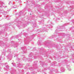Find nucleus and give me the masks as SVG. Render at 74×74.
Here are the masks:
<instances>
[{
  "label": "nucleus",
  "mask_w": 74,
  "mask_h": 74,
  "mask_svg": "<svg viewBox=\"0 0 74 74\" xmlns=\"http://www.w3.org/2000/svg\"><path fill=\"white\" fill-rule=\"evenodd\" d=\"M29 58H33V57H34L35 59H36L38 57V55H37V53H35L33 55V54L32 53H30V54L29 55Z\"/></svg>",
  "instance_id": "nucleus-1"
},
{
  "label": "nucleus",
  "mask_w": 74,
  "mask_h": 74,
  "mask_svg": "<svg viewBox=\"0 0 74 74\" xmlns=\"http://www.w3.org/2000/svg\"><path fill=\"white\" fill-rule=\"evenodd\" d=\"M64 62H65V65L66 66V67L68 69V71H71V69L70 68V65L68 64L67 63V61H64Z\"/></svg>",
  "instance_id": "nucleus-2"
},
{
  "label": "nucleus",
  "mask_w": 74,
  "mask_h": 74,
  "mask_svg": "<svg viewBox=\"0 0 74 74\" xmlns=\"http://www.w3.org/2000/svg\"><path fill=\"white\" fill-rule=\"evenodd\" d=\"M22 58H23V60H26L27 61H31V60H32V58H27L26 59V57H25V56H22Z\"/></svg>",
  "instance_id": "nucleus-3"
},
{
  "label": "nucleus",
  "mask_w": 74,
  "mask_h": 74,
  "mask_svg": "<svg viewBox=\"0 0 74 74\" xmlns=\"http://www.w3.org/2000/svg\"><path fill=\"white\" fill-rule=\"evenodd\" d=\"M14 43H15V42L14 41H12L11 42V44L12 45L11 46V47H14V48H15V47H18V45L16 44L14 45Z\"/></svg>",
  "instance_id": "nucleus-4"
},
{
  "label": "nucleus",
  "mask_w": 74,
  "mask_h": 74,
  "mask_svg": "<svg viewBox=\"0 0 74 74\" xmlns=\"http://www.w3.org/2000/svg\"><path fill=\"white\" fill-rule=\"evenodd\" d=\"M8 58V60H11V59H12V54H10L9 53V55L7 56Z\"/></svg>",
  "instance_id": "nucleus-5"
},
{
  "label": "nucleus",
  "mask_w": 74,
  "mask_h": 74,
  "mask_svg": "<svg viewBox=\"0 0 74 74\" xmlns=\"http://www.w3.org/2000/svg\"><path fill=\"white\" fill-rule=\"evenodd\" d=\"M21 48L22 50H23L22 53H26V49L25 47H21Z\"/></svg>",
  "instance_id": "nucleus-6"
},
{
  "label": "nucleus",
  "mask_w": 74,
  "mask_h": 74,
  "mask_svg": "<svg viewBox=\"0 0 74 74\" xmlns=\"http://www.w3.org/2000/svg\"><path fill=\"white\" fill-rule=\"evenodd\" d=\"M66 70L63 67H61V72H64Z\"/></svg>",
  "instance_id": "nucleus-7"
},
{
  "label": "nucleus",
  "mask_w": 74,
  "mask_h": 74,
  "mask_svg": "<svg viewBox=\"0 0 74 74\" xmlns=\"http://www.w3.org/2000/svg\"><path fill=\"white\" fill-rule=\"evenodd\" d=\"M5 66H6V69H5V68H4V69L5 70H7V69H9V66L8 65H7V63H5Z\"/></svg>",
  "instance_id": "nucleus-8"
},
{
  "label": "nucleus",
  "mask_w": 74,
  "mask_h": 74,
  "mask_svg": "<svg viewBox=\"0 0 74 74\" xmlns=\"http://www.w3.org/2000/svg\"><path fill=\"white\" fill-rule=\"evenodd\" d=\"M37 61H35L33 64V66H35L36 67H37Z\"/></svg>",
  "instance_id": "nucleus-9"
},
{
  "label": "nucleus",
  "mask_w": 74,
  "mask_h": 74,
  "mask_svg": "<svg viewBox=\"0 0 74 74\" xmlns=\"http://www.w3.org/2000/svg\"><path fill=\"white\" fill-rule=\"evenodd\" d=\"M17 64L18 65V67H19L20 68H21L22 66V64H21L20 63L18 64Z\"/></svg>",
  "instance_id": "nucleus-10"
},
{
  "label": "nucleus",
  "mask_w": 74,
  "mask_h": 74,
  "mask_svg": "<svg viewBox=\"0 0 74 74\" xmlns=\"http://www.w3.org/2000/svg\"><path fill=\"white\" fill-rule=\"evenodd\" d=\"M40 64L41 65V66H42V67H43L44 65V62H42V63H40Z\"/></svg>",
  "instance_id": "nucleus-11"
},
{
  "label": "nucleus",
  "mask_w": 74,
  "mask_h": 74,
  "mask_svg": "<svg viewBox=\"0 0 74 74\" xmlns=\"http://www.w3.org/2000/svg\"><path fill=\"white\" fill-rule=\"evenodd\" d=\"M56 73H60V72H59V70H58V69H56L55 71Z\"/></svg>",
  "instance_id": "nucleus-12"
},
{
  "label": "nucleus",
  "mask_w": 74,
  "mask_h": 74,
  "mask_svg": "<svg viewBox=\"0 0 74 74\" xmlns=\"http://www.w3.org/2000/svg\"><path fill=\"white\" fill-rule=\"evenodd\" d=\"M12 64H13V66H16V64H15V63H13L12 62Z\"/></svg>",
  "instance_id": "nucleus-13"
},
{
  "label": "nucleus",
  "mask_w": 74,
  "mask_h": 74,
  "mask_svg": "<svg viewBox=\"0 0 74 74\" xmlns=\"http://www.w3.org/2000/svg\"><path fill=\"white\" fill-rule=\"evenodd\" d=\"M41 40H39L38 41V44H40V42H41Z\"/></svg>",
  "instance_id": "nucleus-14"
},
{
  "label": "nucleus",
  "mask_w": 74,
  "mask_h": 74,
  "mask_svg": "<svg viewBox=\"0 0 74 74\" xmlns=\"http://www.w3.org/2000/svg\"><path fill=\"white\" fill-rule=\"evenodd\" d=\"M8 52H9V53H11V50L10 49H8L7 51Z\"/></svg>",
  "instance_id": "nucleus-15"
},
{
  "label": "nucleus",
  "mask_w": 74,
  "mask_h": 74,
  "mask_svg": "<svg viewBox=\"0 0 74 74\" xmlns=\"http://www.w3.org/2000/svg\"><path fill=\"white\" fill-rule=\"evenodd\" d=\"M16 60H17V61L18 60L19 61V60H20V59H19V58H16Z\"/></svg>",
  "instance_id": "nucleus-16"
},
{
  "label": "nucleus",
  "mask_w": 74,
  "mask_h": 74,
  "mask_svg": "<svg viewBox=\"0 0 74 74\" xmlns=\"http://www.w3.org/2000/svg\"><path fill=\"white\" fill-rule=\"evenodd\" d=\"M3 41H0V44H3Z\"/></svg>",
  "instance_id": "nucleus-17"
},
{
  "label": "nucleus",
  "mask_w": 74,
  "mask_h": 74,
  "mask_svg": "<svg viewBox=\"0 0 74 74\" xmlns=\"http://www.w3.org/2000/svg\"><path fill=\"white\" fill-rule=\"evenodd\" d=\"M71 45V44H69V45H68V47H70Z\"/></svg>",
  "instance_id": "nucleus-18"
},
{
  "label": "nucleus",
  "mask_w": 74,
  "mask_h": 74,
  "mask_svg": "<svg viewBox=\"0 0 74 74\" xmlns=\"http://www.w3.org/2000/svg\"><path fill=\"white\" fill-rule=\"evenodd\" d=\"M14 56H18V54H14Z\"/></svg>",
  "instance_id": "nucleus-19"
},
{
  "label": "nucleus",
  "mask_w": 74,
  "mask_h": 74,
  "mask_svg": "<svg viewBox=\"0 0 74 74\" xmlns=\"http://www.w3.org/2000/svg\"><path fill=\"white\" fill-rule=\"evenodd\" d=\"M72 56H73L74 57V54L72 55Z\"/></svg>",
  "instance_id": "nucleus-20"
},
{
  "label": "nucleus",
  "mask_w": 74,
  "mask_h": 74,
  "mask_svg": "<svg viewBox=\"0 0 74 74\" xmlns=\"http://www.w3.org/2000/svg\"><path fill=\"white\" fill-rule=\"evenodd\" d=\"M44 70H47V69L46 68H45L44 69Z\"/></svg>",
  "instance_id": "nucleus-21"
},
{
  "label": "nucleus",
  "mask_w": 74,
  "mask_h": 74,
  "mask_svg": "<svg viewBox=\"0 0 74 74\" xmlns=\"http://www.w3.org/2000/svg\"><path fill=\"white\" fill-rule=\"evenodd\" d=\"M27 74H30V73H29V72H27Z\"/></svg>",
  "instance_id": "nucleus-22"
},
{
  "label": "nucleus",
  "mask_w": 74,
  "mask_h": 74,
  "mask_svg": "<svg viewBox=\"0 0 74 74\" xmlns=\"http://www.w3.org/2000/svg\"><path fill=\"white\" fill-rule=\"evenodd\" d=\"M12 74H15V73H14V72H13V73H11Z\"/></svg>",
  "instance_id": "nucleus-23"
},
{
  "label": "nucleus",
  "mask_w": 74,
  "mask_h": 74,
  "mask_svg": "<svg viewBox=\"0 0 74 74\" xmlns=\"http://www.w3.org/2000/svg\"><path fill=\"white\" fill-rule=\"evenodd\" d=\"M54 62H54V63H53V64H52V66H53V65H54L55 64V63H54Z\"/></svg>",
  "instance_id": "nucleus-24"
},
{
  "label": "nucleus",
  "mask_w": 74,
  "mask_h": 74,
  "mask_svg": "<svg viewBox=\"0 0 74 74\" xmlns=\"http://www.w3.org/2000/svg\"><path fill=\"white\" fill-rule=\"evenodd\" d=\"M26 66H29V65L28 64H27Z\"/></svg>",
  "instance_id": "nucleus-25"
},
{
  "label": "nucleus",
  "mask_w": 74,
  "mask_h": 74,
  "mask_svg": "<svg viewBox=\"0 0 74 74\" xmlns=\"http://www.w3.org/2000/svg\"><path fill=\"white\" fill-rule=\"evenodd\" d=\"M27 69V68L26 67H25V69Z\"/></svg>",
  "instance_id": "nucleus-26"
},
{
  "label": "nucleus",
  "mask_w": 74,
  "mask_h": 74,
  "mask_svg": "<svg viewBox=\"0 0 74 74\" xmlns=\"http://www.w3.org/2000/svg\"><path fill=\"white\" fill-rule=\"evenodd\" d=\"M1 60V57L0 56V60Z\"/></svg>",
  "instance_id": "nucleus-27"
},
{
  "label": "nucleus",
  "mask_w": 74,
  "mask_h": 74,
  "mask_svg": "<svg viewBox=\"0 0 74 74\" xmlns=\"http://www.w3.org/2000/svg\"><path fill=\"white\" fill-rule=\"evenodd\" d=\"M14 72H16V70H14Z\"/></svg>",
  "instance_id": "nucleus-28"
},
{
  "label": "nucleus",
  "mask_w": 74,
  "mask_h": 74,
  "mask_svg": "<svg viewBox=\"0 0 74 74\" xmlns=\"http://www.w3.org/2000/svg\"><path fill=\"white\" fill-rule=\"evenodd\" d=\"M51 71H50L49 72V73L50 74V73H51Z\"/></svg>",
  "instance_id": "nucleus-29"
},
{
  "label": "nucleus",
  "mask_w": 74,
  "mask_h": 74,
  "mask_svg": "<svg viewBox=\"0 0 74 74\" xmlns=\"http://www.w3.org/2000/svg\"><path fill=\"white\" fill-rule=\"evenodd\" d=\"M71 48L72 49L73 48V47H71Z\"/></svg>",
  "instance_id": "nucleus-30"
},
{
  "label": "nucleus",
  "mask_w": 74,
  "mask_h": 74,
  "mask_svg": "<svg viewBox=\"0 0 74 74\" xmlns=\"http://www.w3.org/2000/svg\"><path fill=\"white\" fill-rule=\"evenodd\" d=\"M41 61H40V63H41Z\"/></svg>",
  "instance_id": "nucleus-31"
},
{
  "label": "nucleus",
  "mask_w": 74,
  "mask_h": 74,
  "mask_svg": "<svg viewBox=\"0 0 74 74\" xmlns=\"http://www.w3.org/2000/svg\"><path fill=\"white\" fill-rule=\"evenodd\" d=\"M22 71H24L23 70H22Z\"/></svg>",
  "instance_id": "nucleus-32"
},
{
  "label": "nucleus",
  "mask_w": 74,
  "mask_h": 74,
  "mask_svg": "<svg viewBox=\"0 0 74 74\" xmlns=\"http://www.w3.org/2000/svg\"><path fill=\"white\" fill-rule=\"evenodd\" d=\"M6 46L7 47V45H6Z\"/></svg>",
  "instance_id": "nucleus-33"
},
{
  "label": "nucleus",
  "mask_w": 74,
  "mask_h": 74,
  "mask_svg": "<svg viewBox=\"0 0 74 74\" xmlns=\"http://www.w3.org/2000/svg\"><path fill=\"white\" fill-rule=\"evenodd\" d=\"M60 66H61V65H60Z\"/></svg>",
  "instance_id": "nucleus-34"
},
{
  "label": "nucleus",
  "mask_w": 74,
  "mask_h": 74,
  "mask_svg": "<svg viewBox=\"0 0 74 74\" xmlns=\"http://www.w3.org/2000/svg\"><path fill=\"white\" fill-rule=\"evenodd\" d=\"M45 45H46V44H45Z\"/></svg>",
  "instance_id": "nucleus-35"
},
{
  "label": "nucleus",
  "mask_w": 74,
  "mask_h": 74,
  "mask_svg": "<svg viewBox=\"0 0 74 74\" xmlns=\"http://www.w3.org/2000/svg\"><path fill=\"white\" fill-rule=\"evenodd\" d=\"M15 56H14V57L15 58Z\"/></svg>",
  "instance_id": "nucleus-36"
},
{
  "label": "nucleus",
  "mask_w": 74,
  "mask_h": 74,
  "mask_svg": "<svg viewBox=\"0 0 74 74\" xmlns=\"http://www.w3.org/2000/svg\"><path fill=\"white\" fill-rule=\"evenodd\" d=\"M31 14H30V15H31Z\"/></svg>",
  "instance_id": "nucleus-37"
},
{
  "label": "nucleus",
  "mask_w": 74,
  "mask_h": 74,
  "mask_svg": "<svg viewBox=\"0 0 74 74\" xmlns=\"http://www.w3.org/2000/svg\"><path fill=\"white\" fill-rule=\"evenodd\" d=\"M17 63H18V62H17Z\"/></svg>",
  "instance_id": "nucleus-38"
},
{
  "label": "nucleus",
  "mask_w": 74,
  "mask_h": 74,
  "mask_svg": "<svg viewBox=\"0 0 74 74\" xmlns=\"http://www.w3.org/2000/svg\"><path fill=\"white\" fill-rule=\"evenodd\" d=\"M3 52L2 53H3Z\"/></svg>",
  "instance_id": "nucleus-39"
}]
</instances>
